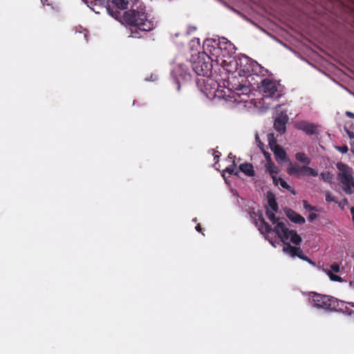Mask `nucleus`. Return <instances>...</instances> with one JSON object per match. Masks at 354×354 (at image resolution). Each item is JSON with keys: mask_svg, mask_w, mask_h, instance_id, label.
<instances>
[{"mask_svg": "<svg viewBox=\"0 0 354 354\" xmlns=\"http://www.w3.org/2000/svg\"><path fill=\"white\" fill-rule=\"evenodd\" d=\"M326 196V201L327 202H335L337 203V201L336 200L335 197L332 195V194L329 192H327L325 194Z\"/></svg>", "mask_w": 354, "mask_h": 354, "instance_id": "obj_32", "label": "nucleus"}, {"mask_svg": "<svg viewBox=\"0 0 354 354\" xmlns=\"http://www.w3.org/2000/svg\"><path fill=\"white\" fill-rule=\"evenodd\" d=\"M262 151H263V154L266 156V158L270 159V153L266 152V151H265L263 149Z\"/></svg>", "mask_w": 354, "mask_h": 354, "instance_id": "obj_43", "label": "nucleus"}, {"mask_svg": "<svg viewBox=\"0 0 354 354\" xmlns=\"http://www.w3.org/2000/svg\"><path fill=\"white\" fill-rule=\"evenodd\" d=\"M219 156H220V155L214 154V159H218Z\"/></svg>", "mask_w": 354, "mask_h": 354, "instance_id": "obj_45", "label": "nucleus"}, {"mask_svg": "<svg viewBox=\"0 0 354 354\" xmlns=\"http://www.w3.org/2000/svg\"><path fill=\"white\" fill-rule=\"evenodd\" d=\"M283 251L289 253L291 257H298L301 259H306L304 257L306 255L304 254L303 251L300 248H297L291 245L290 243H286L283 248Z\"/></svg>", "mask_w": 354, "mask_h": 354, "instance_id": "obj_12", "label": "nucleus"}, {"mask_svg": "<svg viewBox=\"0 0 354 354\" xmlns=\"http://www.w3.org/2000/svg\"><path fill=\"white\" fill-rule=\"evenodd\" d=\"M295 127L298 130L305 132L308 136L317 135L319 133V126L308 121L301 120L297 122L295 124Z\"/></svg>", "mask_w": 354, "mask_h": 354, "instance_id": "obj_9", "label": "nucleus"}, {"mask_svg": "<svg viewBox=\"0 0 354 354\" xmlns=\"http://www.w3.org/2000/svg\"><path fill=\"white\" fill-rule=\"evenodd\" d=\"M256 141L258 143V146L259 147L263 150V147H264V145L263 144V142H261V141L259 139V137L258 135H256Z\"/></svg>", "mask_w": 354, "mask_h": 354, "instance_id": "obj_37", "label": "nucleus"}, {"mask_svg": "<svg viewBox=\"0 0 354 354\" xmlns=\"http://www.w3.org/2000/svg\"><path fill=\"white\" fill-rule=\"evenodd\" d=\"M319 177L326 183H330L333 179V176L329 172H322Z\"/></svg>", "mask_w": 354, "mask_h": 354, "instance_id": "obj_29", "label": "nucleus"}, {"mask_svg": "<svg viewBox=\"0 0 354 354\" xmlns=\"http://www.w3.org/2000/svg\"><path fill=\"white\" fill-rule=\"evenodd\" d=\"M306 259H303L304 261H307L308 263H309L310 264H312V265H315V263L311 260L307 256H305L304 257Z\"/></svg>", "mask_w": 354, "mask_h": 354, "instance_id": "obj_41", "label": "nucleus"}, {"mask_svg": "<svg viewBox=\"0 0 354 354\" xmlns=\"http://www.w3.org/2000/svg\"><path fill=\"white\" fill-rule=\"evenodd\" d=\"M309 299L314 307L325 310L335 311L339 306V301L336 298L315 292H310Z\"/></svg>", "mask_w": 354, "mask_h": 354, "instance_id": "obj_6", "label": "nucleus"}, {"mask_svg": "<svg viewBox=\"0 0 354 354\" xmlns=\"http://www.w3.org/2000/svg\"><path fill=\"white\" fill-rule=\"evenodd\" d=\"M236 65L237 69L239 70L240 73L242 72L244 74L254 73L264 75L265 73L268 72L267 70L263 69L257 62L252 60L245 55H242L239 58Z\"/></svg>", "mask_w": 354, "mask_h": 354, "instance_id": "obj_7", "label": "nucleus"}, {"mask_svg": "<svg viewBox=\"0 0 354 354\" xmlns=\"http://www.w3.org/2000/svg\"><path fill=\"white\" fill-rule=\"evenodd\" d=\"M335 149L342 153H346L348 151V148L346 145L336 146Z\"/></svg>", "mask_w": 354, "mask_h": 354, "instance_id": "obj_33", "label": "nucleus"}, {"mask_svg": "<svg viewBox=\"0 0 354 354\" xmlns=\"http://www.w3.org/2000/svg\"><path fill=\"white\" fill-rule=\"evenodd\" d=\"M259 88L261 93H264L265 97L254 100L253 104L255 109L263 111L270 109V104L273 101L271 97L277 93L281 92L282 86L275 80L266 78L261 82Z\"/></svg>", "mask_w": 354, "mask_h": 354, "instance_id": "obj_4", "label": "nucleus"}, {"mask_svg": "<svg viewBox=\"0 0 354 354\" xmlns=\"http://www.w3.org/2000/svg\"><path fill=\"white\" fill-rule=\"evenodd\" d=\"M302 166H299L297 164H290L287 169V172L289 175H298L300 173H302Z\"/></svg>", "mask_w": 354, "mask_h": 354, "instance_id": "obj_19", "label": "nucleus"}, {"mask_svg": "<svg viewBox=\"0 0 354 354\" xmlns=\"http://www.w3.org/2000/svg\"><path fill=\"white\" fill-rule=\"evenodd\" d=\"M198 84L201 91L209 99H223L228 102L241 103L246 102L245 95L250 89L245 86H239L236 91L219 85L217 82L209 77L198 80Z\"/></svg>", "mask_w": 354, "mask_h": 354, "instance_id": "obj_2", "label": "nucleus"}, {"mask_svg": "<svg viewBox=\"0 0 354 354\" xmlns=\"http://www.w3.org/2000/svg\"><path fill=\"white\" fill-rule=\"evenodd\" d=\"M279 183L280 184V185H281L283 188H284V189H287V190L290 191L291 193H292V194H295V190L293 189V188H292V187H290V186L287 183V182H286V180H284L283 178H278V184H279Z\"/></svg>", "mask_w": 354, "mask_h": 354, "instance_id": "obj_26", "label": "nucleus"}, {"mask_svg": "<svg viewBox=\"0 0 354 354\" xmlns=\"http://www.w3.org/2000/svg\"><path fill=\"white\" fill-rule=\"evenodd\" d=\"M123 21L131 26V37H140L139 32L150 31L155 28L154 18L145 12L142 6L138 10L131 9L123 15Z\"/></svg>", "mask_w": 354, "mask_h": 354, "instance_id": "obj_3", "label": "nucleus"}, {"mask_svg": "<svg viewBox=\"0 0 354 354\" xmlns=\"http://www.w3.org/2000/svg\"><path fill=\"white\" fill-rule=\"evenodd\" d=\"M93 11H95L96 13H99V11H95L94 9H92Z\"/></svg>", "mask_w": 354, "mask_h": 354, "instance_id": "obj_48", "label": "nucleus"}, {"mask_svg": "<svg viewBox=\"0 0 354 354\" xmlns=\"http://www.w3.org/2000/svg\"><path fill=\"white\" fill-rule=\"evenodd\" d=\"M171 74L178 82H179L180 80H187L189 77L187 69L181 64L178 65L174 68L171 71Z\"/></svg>", "mask_w": 354, "mask_h": 354, "instance_id": "obj_11", "label": "nucleus"}, {"mask_svg": "<svg viewBox=\"0 0 354 354\" xmlns=\"http://www.w3.org/2000/svg\"><path fill=\"white\" fill-rule=\"evenodd\" d=\"M317 218V214H315V213H311V214H309L308 219V221H309L310 222H313V221L314 220H315Z\"/></svg>", "mask_w": 354, "mask_h": 354, "instance_id": "obj_38", "label": "nucleus"}, {"mask_svg": "<svg viewBox=\"0 0 354 354\" xmlns=\"http://www.w3.org/2000/svg\"><path fill=\"white\" fill-rule=\"evenodd\" d=\"M192 42L193 43H196V44L199 45L200 44V41H199V39H194L192 41Z\"/></svg>", "mask_w": 354, "mask_h": 354, "instance_id": "obj_44", "label": "nucleus"}, {"mask_svg": "<svg viewBox=\"0 0 354 354\" xmlns=\"http://www.w3.org/2000/svg\"><path fill=\"white\" fill-rule=\"evenodd\" d=\"M266 171L270 173L274 185L277 186L278 178L276 176V174L279 173L278 167L271 160H270L266 166Z\"/></svg>", "mask_w": 354, "mask_h": 354, "instance_id": "obj_15", "label": "nucleus"}, {"mask_svg": "<svg viewBox=\"0 0 354 354\" xmlns=\"http://www.w3.org/2000/svg\"><path fill=\"white\" fill-rule=\"evenodd\" d=\"M295 158L297 161L304 163L306 165H308L311 162V159L303 152L297 153Z\"/></svg>", "mask_w": 354, "mask_h": 354, "instance_id": "obj_20", "label": "nucleus"}, {"mask_svg": "<svg viewBox=\"0 0 354 354\" xmlns=\"http://www.w3.org/2000/svg\"><path fill=\"white\" fill-rule=\"evenodd\" d=\"M229 158H232V153H230L228 156Z\"/></svg>", "mask_w": 354, "mask_h": 354, "instance_id": "obj_47", "label": "nucleus"}, {"mask_svg": "<svg viewBox=\"0 0 354 354\" xmlns=\"http://www.w3.org/2000/svg\"><path fill=\"white\" fill-rule=\"evenodd\" d=\"M344 130L346 132L348 136L350 138V144L351 145H354V133L351 131L346 127H344Z\"/></svg>", "mask_w": 354, "mask_h": 354, "instance_id": "obj_31", "label": "nucleus"}, {"mask_svg": "<svg viewBox=\"0 0 354 354\" xmlns=\"http://www.w3.org/2000/svg\"><path fill=\"white\" fill-rule=\"evenodd\" d=\"M236 165L234 160L232 161V165L227 167L225 168V170H223V173H228L229 174H233L234 176H239V171L236 169ZM223 176L225 178L224 174H223Z\"/></svg>", "mask_w": 354, "mask_h": 354, "instance_id": "obj_21", "label": "nucleus"}, {"mask_svg": "<svg viewBox=\"0 0 354 354\" xmlns=\"http://www.w3.org/2000/svg\"><path fill=\"white\" fill-rule=\"evenodd\" d=\"M196 230L200 233H202L203 234H204L203 232H202V227H201V224H198L196 226Z\"/></svg>", "mask_w": 354, "mask_h": 354, "instance_id": "obj_40", "label": "nucleus"}, {"mask_svg": "<svg viewBox=\"0 0 354 354\" xmlns=\"http://www.w3.org/2000/svg\"><path fill=\"white\" fill-rule=\"evenodd\" d=\"M268 205H269L270 208L273 212L278 211V209H279L278 204L276 201L275 196L272 193L269 192L268 194Z\"/></svg>", "mask_w": 354, "mask_h": 354, "instance_id": "obj_18", "label": "nucleus"}, {"mask_svg": "<svg viewBox=\"0 0 354 354\" xmlns=\"http://www.w3.org/2000/svg\"><path fill=\"white\" fill-rule=\"evenodd\" d=\"M133 0H112L113 3L119 9L124 10L128 6L129 1Z\"/></svg>", "mask_w": 354, "mask_h": 354, "instance_id": "obj_22", "label": "nucleus"}, {"mask_svg": "<svg viewBox=\"0 0 354 354\" xmlns=\"http://www.w3.org/2000/svg\"><path fill=\"white\" fill-rule=\"evenodd\" d=\"M239 169L249 177H253L255 175L253 165L251 163L245 162L239 165Z\"/></svg>", "mask_w": 354, "mask_h": 354, "instance_id": "obj_17", "label": "nucleus"}, {"mask_svg": "<svg viewBox=\"0 0 354 354\" xmlns=\"http://www.w3.org/2000/svg\"><path fill=\"white\" fill-rule=\"evenodd\" d=\"M206 52L198 54V57L192 64V69L198 75L203 77H208L211 73L213 62L217 65L223 66L227 60L220 56L222 49L227 50V53L234 51V45L225 38L216 39H207L205 41Z\"/></svg>", "mask_w": 354, "mask_h": 354, "instance_id": "obj_1", "label": "nucleus"}, {"mask_svg": "<svg viewBox=\"0 0 354 354\" xmlns=\"http://www.w3.org/2000/svg\"><path fill=\"white\" fill-rule=\"evenodd\" d=\"M236 51V48L234 47V52H232V53H227V50H225L224 48L222 49V51L220 53V56L221 57H222L223 59H225L227 60L226 63L225 65L222 66L223 67H225L226 66L229 62H230V58H231V55L234 54Z\"/></svg>", "mask_w": 354, "mask_h": 354, "instance_id": "obj_23", "label": "nucleus"}, {"mask_svg": "<svg viewBox=\"0 0 354 354\" xmlns=\"http://www.w3.org/2000/svg\"><path fill=\"white\" fill-rule=\"evenodd\" d=\"M288 121V117L286 115H280L274 122V127L280 134H283L286 131V124Z\"/></svg>", "mask_w": 354, "mask_h": 354, "instance_id": "obj_10", "label": "nucleus"}, {"mask_svg": "<svg viewBox=\"0 0 354 354\" xmlns=\"http://www.w3.org/2000/svg\"><path fill=\"white\" fill-rule=\"evenodd\" d=\"M302 169H303L302 173L304 174V175L311 176H318V172L315 169L308 167V165L302 166Z\"/></svg>", "mask_w": 354, "mask_h": 354, "instance_id": "obj_24", "label": "nucleus"}, {"mask_svg": "<svg viewBox=\"0 0 354 354\" xmlns=\"http://www.w3.org/2000/svg\"><path fill=\"white\" fill-rule=\"evenodd\" d=\"M304 208L308 211H318L317 208L308 203L306 201H303Z\"/></svg>", "mask_w": 354, "mask_h": 354, "instance_id": "obj_30", "label": "nucleus"}, {"mask_svg": "<svg viewBox=\"0 0 354 354\" xmlns=\"http://www.w3.org/2000/svg\"><path fill=\"white\" fill-rule=\"evenodd\" d=\"M274 232L286 245L288 239L295 245H299L301 242V238L296 231L290 230L283 223H278L274 227Z\"/></svg>", "mask_w": 354, "mask_h": 354, "instance_id": "obj_8", "label": "nucleus"}, {"mask_svg": "<svg viewBox=\"0 0 354 354\" xmlns=\"http://www.w3.org/2000/svg\"><path fill=\"white\" fill-rule=\"evenodd\" d=\"M46 1H47V0H44H44H41V2L43 3V4H44V5H45V4H46Z\"/></svg>", "mask_w": 354, "mask_h": 354, "instance_id": "obj_46", "label": "nucleus"}, {"mask_svg": "<svg viewBox=\"0 0 354 354\" xmlns=\"http://www.w3.org/2000/svg\"><path fill=\"white\" fill-rule=\"evenodd\" d=\"M348 203V201L347 198H344L338 203V205L341 209H344Z\"/></svg>", "mask_w": 354, "mask_h": 354, "instance_id": "obj_35", "label": "nucleus"}, {"mask_svg": "<svg viewBox=\"0 0 354 354\" xmlns=\"http://www.w3.org/2000/svg\"><path fill=\"white\" fill-rule=\"evenodd\" d=\"M255 223L261 234H269L271 232L274 231V229L271 227V226L265 221L262 215H260L259 217V223L257 221Z\"/></svg>", "mask_w": 354, "mask_h": 354, "instance_id": "obj_13", "label": "nucleus"}, {"mask_svg": "<svg viewBox=\"0 0 354 354\" xmlns=\"http://www.w3.org/2000/svg\"><path fill=\"white\" fill-rule=\"evenodd\" d=\"M339 171L337 178L342 185V189L346 194H352L354 189L353 171L351 167L344 162H337L336 165Z\"/></svg>", "mask_w": 354, "mask_h": 354, "instance_id": "obj_5", "label": "nucleus"}, {"mask_svg": "<svg viewBox=\"0 0 354 354\" xmlns=\"http://www.w3.org/2000/svg\"><path fill=\"white\" fill-rule=\"evenodd\" d=\"M81 30H76L77 32L79 31L80 34H83V37L85 39L86 41H87L86 37H87V31L82 28H80Z\"/></svg>", "mask_w": 354, "mask_h": 354, "instance_id": "obj_39", "label": "nucleus"}, {"mask_svg": "<svg viewBox=\"0 0 354 354\" xmlns=\"http://www.w3.org/2000/svg\"><path fill=\"white\" fill-rule=\"evenodd\" d=\"M268 145L270 146V148L271 149V150L272 149V148L275 146H279V145L277 144V139L276 138L274 137V135L273 133H268Z\"/></svg>", "mask_w": 354, "mask_h": 354, "instance_id": "obj_28", "label": "nucleus"}, {"mask_svg": "<svg viewBox=\"0 0 354 354\" xmlns=\"http://www.w3.org/2000/svg\"><path fill=\"white\" fill-rule=\"evenodd\" d=\"M324 271L326 273V274L328 276L331 281L337 282L344 281L343 279L341 277L335 274L331 270L324 269Z\"/></svg>", "mask_w": 354, "mask_h": 354, "instance_id": "obj_25", "label": "nucleus"}, {"mask_svg": "<svg viewBox=\"0 0 354 354\" xmlns=\"http://www.w3.org/2000/svg\"><path fill=\"white\" fill-rule=\"evenodd\" d=\"M266 216L273 224L276 223L277 225L278 223H281L280 221H279V218L276 217L273 211L272 212L270 209H267Z\"/></svg>", "mask_w": 354, "mask_h": 354, "instance_id": "obj_27", "label": "nucleus"}, {"mask_svg": "<svg viewBox=\"0 0 354 354\" xmlns=\"http://www.w3.org/2000/svg\"><path fill=\"white\" fill-rule=\"evenodd\" d=\"M348 117L351 118H354V113L353 112H346Z\"/></svg>", "mask_w": 354, "mask_h": 354, "instance_id": "obj_42", "label": "nucleus"}, {"mask_svg": "<svg viewBox=\"0 0 354 354\" xmlns=\"http://www.w3.org/2000/svg\"><path fill=\"white\" fill-rule=\"evenodd\" d=\"M286 215L288 218L295 223L304 224L306 222L305 218L302 216L292 209H288L286 212Z\"/></svg>", "mask_w": 354, "mask_h": 354, "instance_id": "obj_14", "label": "nucleus"}, {"mask_svg": "<svg viewBox=\"0 0 354 354\" xmlns=\"http://www.w3.org/2000/svg\"><path fill=\"white\" fill-rule=\"evenodd\" d=\"M275 158L277 161H286L287 160V154L285 150L281 146H275L272 148Z\"/></svg>", "mask_w": 354, "mask_h": 354, "instance_id": "obj_16", "label": "nucleus"}, {"mask_svg": "<svg viewBox=\"0 0 354 354\" xmlns=\"http://www.w3.org/2000/svg\"><path fill=\"white\" fill-rule=\"evenodd\" d=\"M344 312L345 313H346L347 315H354V310H351L349 307H348L347 306H346L344 307Z\"/></svg>", "mask_w": 354, "mask_h": 354, "instance_id": "obj_36", "label": "nucleus"}, {"mask_svg": "<svg viewBox=\"0 0 354 354\" xmlns=\"http://www.w3.org/2000/svg\"><path fill=\"white\" fill-rule=\"evenodd\" d=\"M330 270L333 272H339L340 270L339 265L337 263H334L330 266Z\"/></svg>", "mask_w": 354, "mask_h": 354, "instance_id": "obj_34", "label": "nucleus"}]
</instances>
